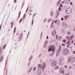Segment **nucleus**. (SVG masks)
<instances>
[{
    "label": "nucleus",
    "mask_w": 75,
    "mask_h": 75,
    "mask_svg": "<svg viewBox=\"0 0 75 75\" xmlns=\"http://www.w3.org/2000/svg\"><path fill=\"white\" fill-rule=\"evenodd\" d=\"M25 16H26V14H25L24 15V16H23V18H25Z\"/></svg>",
    "instance_id": "40"
},
{
    "label": "nucleus",
    "mask_w": 75,
    "mask_h": 75,
    "mask_svg": "<svg viewBox=\"0 0 75 75\" xmlns=\"http://www.w3.org/2000/svg\"><path fill=\"white\" fill-rule=\"evenodd\" d=\"M33 69V67H30V68L29 69V71H31V69Z\"/></svg>",
    "instance_id": "37"
},
{
    "label": "nucleus",
    "mask_w": 75,
    "mask_h": 75,
    "mask_svg": "<svg viewBox=\"0 0 75 75\" xmlns=\"http://www.w3.org/2000/svg\"><path fill=\"white\" fill-rule=\"evenodd\" d=\"M36 69V67H34L33 68V71H35Z\"/></svg>",
    "instance_id": "33"
},
{
    "label": "nucleus",
    "mask_w": 75,
    "mask_h": 75,
    "mask_svg": "<svg viewBox=\"0 0 75 75\" xmlns=\"http://www.w3.org/2000/svg\"><path fill=\"white\" fill-rule=\"evenodd\" d=\"M53 23H51V25L50 26V27H52V25H53Z\"/></svg>",
    "instance_id": "54"
},
{
    "label": "nucleus",
    "mask_w": 75,
    "mask_h": 75,
    "mask_svg": "<svg viewBox=\"0 0 75 75\" xmlns=\"http://www.w3.org/2000/svg\"><path fill=\"white\" fill-rule=\"evenodd\" d=\"M3 60V56H2L1 57L0 59V62H1V61H2Z\"/></svg>",
    "instance_id": "17"
},
{
    "label": "nucleus",
    "mask_w": 75,
    "mask_h": 75,
    "mask_svg": "<svg viewBox=\"0 0 75 75\" xmlns=\"http://www.w3.org/2000/svg\"><path fill=\"white\" fill-rule=\"evenodd\" d=\"M45 63H43L42 65L39 64L38 66V69H40V68L41 69L42 68V70H41L40 69H39L38 70L37 72V74L39 75H41L42 74V73L41 72V71L42 72H44V69L45 68Z\"/></svg>",
    "instance_id": "1"
},
{
    "label": "nucleus",
    "mask_w": 75,
    "mask_h": 75,
    "mask_svg": "<svg viewBox=\"0 0 75 75\" xmlns=\"http://www.w3.org/2000/svg\"><path fill=\"white\" fill-rule=\"evenodd\" d=\"M61 20L62 21H64V17H62L61 18Z\"/></svg>",
    "instance_id": "43"
},
{
    "label": "nucleus",
    "mask_w": 75,
    "mask_h": 75,
    "mask_svg": "<svg viewBox=\"0 0 75 75\" xmlns=\"http://www.w3.org/2000/svg\"><path fill=\"white\" fill-rule=\"evenodd\" d=\"M72 4H73V3H72V2H71L70 3V4L71 5H72Z\"/></svg>",
    "instance_id": "52"
},
{
    "label": "nucleus",
    "mask_w": 75,
    "mask_h": 75,
    "mask_svg": "<svg viewBox=\"0 0 75 75\" xmlns=\"http://www.w3.org/2000/svg\"><path fill=\"white\" fill-rule=\"evenodd\" d=\"M59 15V14H58V13H56L55 14V18H57L58 17V15Z\"/></svg>",
    "instance_id": "18"
},
{
    "label": "nucleus",
    "mask_w": 75,
    "mask_h": 75,
    "mask_svg": "<svg viewBox=\"0 0 75 75\" xmlns=\"http://www.w3.org/2000/svg\"><path fill=\"white\" fill-rule=\"evenodd\" d=\"M58 38L59 40H60L61 38V36H59Z\"/></svg>",
    "instance_id": "45"
},
{
    "label": "nucleus",
    "mask_w": 75,
    "mask_h": 75,
    "mask_svg": "<svg viewBox=\"0 0 75 75\" xmlns=\"http://www.w3.org/2000/svg\"><path fill=\"white\" fill-rule=\"evenodd\" d=\"M2 25V24H1L0 26V30H1V25Z\"/></svg>",
    "instance_id": "46"
},
{
    "label": "nucleus",
    "mask_w": 75,
    "mask_h": 75,
    "mask_svg": "<svg viewBox=\"0 0 75 75\" xmlns=\"http://www.w3.org/2000/svg\"><path fill=\"white\" fill-rule=\"evenodd\" d=\"M59 7H62V4H60V6H59Z\"/></svg>",
    "instance_id": "29"
},
{
    "label": "nucleus",
    "mask_w": 75,
    "mask_h": 75,
    "mask_svg": "<svg viewBox=\"0 0 75 75\" xmlns=\"http://www.w3.org/2000/svg\"><path fill=\"white\" fill-rule=\"evenodd\" d=\"M59 21H57V20H56L54 21V23H55V24H57V23L58 25V24H59Z\"/></svg>",
    "instance_id": "13"
},
{
    "label": "nucleus",
    "mask_w": 75,
    "mask_h": 75,
    "mask_svg": "<svg viewBox=\"0 0 75 75\" xmlns=\"http://www.w3.org/2000/svg\"><path fill=\"white\" fill-rule=\"evenodd\" d=\"M62 46H65V44L62 43Z\"/></svg>",
    "instance_id": "47"
},
{
    "label": "nucleus",
    "mask_w": 75,
    "mask_h": 75,
    "mask_svg": "<svg viewBox=\"0 0 75 75\" xmlns=\"http://www.w3.org/2000/svg\"><path fill=\"white\" fill-rule=\"evenodd\" d=\"M48 42V41H45V43H47Z\"/></svg>",
    "instance_id": "58"
},
{
    "label": "nucleus",
    "mask_w": 75,
    "mask_h": 75,
    "mask_svg": "<svg viewBox=\"0 0 75 75\" xmlns=\"http://www.w3.org/2000/svg\"><path fill=\"white\" fill-rule=\"evenodd\" d=\"M64 1H62V4H64Z\"/></svg>",
    "instance_id": "64"
},
{
    "label": "nucleus",
    "mask_w": 75,
    "mask_h": 75,
    "mask_svg": "<svg viewBox=\"0 0 75 75\" xmlns=\"http://www.w3.org/2000/svg\"><path fill=\"white\" fill-rule=\"evenodd\" d=\"M61 49V46H60L59 47V50H57L56 52V57H58V55H59V53L60 52Z\"/></svg>",
    "instance_id": "7"
},
{
    "label": "nucleus",
    "mask_w": 75,
    "mask_h": 75,
    "mask_svg": "<svg viewBox=\"0 0 75 75\" xmlns=\"http://www.w3.org/2000/svg\"><path fill=\"white\" fill-rule=\"evenodd\" d=\"M43 47H44V48H46V45H45V43H44V44L43 45Z\"/></svg>",
    "instance_id": "30"
},
{
    "label": "nucleus",
    "mask_w": 75,
    "mask_h": 75,
    "mask_svg": "<svg viewBox=\"0 0 75 75\" xmlns=\"http://www.w3.org/2000/svg\"><path fill=\"white\" fill-rule=\"evenodd\" d=\"M31 72V71H30V70H29L28 71V73H29L30 72Z\"/></svg>",
    "instance_id": "60"
},
{
    "label": "nucleus",
    "mask_w": 75,
    "mask_h": 75,
    "mask_svg": "<svg viewBox=\"0 0 75 75\" xmlns=\"http://www.w3.org/2000/svg\"><path fill=\"white\" fill-rule=\"evenodd\" d=\"M33 58V55H31L29 59V61H31V60Z\"/></svg>",
    "instance_id": "16"
},
{
    "label": "nucleus",
    "mask_w": 75,
    "mask_h": 75,
    "mask_svg": "<svg viewBox=\"0 0 75 75\" xmlns=\"http://www.w3.org/2000/svg\"><path fill=\"white\" fill-rule=\"evenodd\" d=\"M59 2H57L56 4V6H58V5H59Z\"/></svg>",
    "instance_id": "28"
},
{
    "label": "nucleus",
    "mask_w": 75,
    "mask_h": 75,
    "mask_svg": "<svg viewBox=\"0 0 75 75\" xmlns=\"http://www.w3.org/2000/svg\"><path fill=\"white\" fill-rule=\"evenodd\" d=\"M60 2H61V0H59L58 1V3H60Z\"/></svg>",
    "instance_id": "57"
},
{
    "label": "nucleus",
    "mask_w": 75,
    "mask_h": 75,
    "mask_svg": "<svg viewBox=\"0 0 75 75\" xmlns=\"http://www.w3.org/2000/svg\"><path fill=\"white\" fill-rule=\"evenodd\" d=\"M16 27H15L14 29V30H13V33H16Z\"/></svg>",
    "instance_id": "24"
},
{
    "label": "nucleus",
    "mask_w": 75,
    "mask_h": 75,
    "mask_svg": "<svg viewBox=\"0 0 75 75\" xmlns=\"http://www.w3.org/2000/svg\"><path fill=\"white\" fill-rule=\"evenodd\" d=\"M68 35H70L71 34V33L69 31H68L67 32Z\"/></svg>",
    "instance_id": "34"
},
{
    "label": "nucleus",
    "mask_w": 75,
    "mask_h": 75,
    "mask_svg": "<svg viewBox=\"0 0 75 75\" xmlns=\"http://www.w3.org/2000/svg\"><path fill=\"white\" fill-rule=\"evenodd\" d=\"M11 24L12 25H14V23L13 22H11Z\"/></svg>",
    "instance_id": "36"
},
{
    "label": "nucleus",
    "mask_w": 75,
    "mask_h": 75,
    "mask_svg": "<svg viewBox=\"0 0 75 75\" xmlns=\"http://www.w3.org/2000/svg\"><path fill=\"white\" fill-rule=\"evenodd\" d=\"M7 59H6V63L5 65V67L4 68V73L3 74V75H5V70L6 69V67L7 66Z\"/></svg>",
    "instance_id": "11"
},
{
    "label": "nucleus",
    "mask_w": 75,
    "mask_h": 75,
    "mask_svg": "<svg viewBox=\"0 0 75 75\" xmlns=\"http://www.w3.org/2000/svg\"><path fill=\"white\" fill-rule=\"evenodd\" d=\"M21 14V11H20L19 12V13L18 15V18H20V15Z\"/></svg>",
    "instance_id": "23"
},
{
    "label": "nucleus",
    "mask_w": 75,
    "mask_h": 75,
    "mask_svg": "<svg viewBox=\"0 0 75 75\" xmlns=\"http://www.w3.org/2000/svg\"><path fill=\"white\" fill-rule=\"evenodd\" d=\"M22 20H23V18H21V19L19 21V23H21V21H22Z\"/></svg>",
    "instance_id": "31"
},
{
    "label": "nucleus",
    "mask_w": 75,
    "mask_h": 75,
    "mask_svg": "<svg viewBox=\"0 0 75 75\" xmlns=\"http://www.w3.org/2000/svg\"><path fill=\"white\" fill-rule=\"evenodd\" d=\"M53 14H54V12L52 11H51L50 12V16L51 17H52Z\"/></svg>",
    "instance_id": "14"
},
{
    "label": "nucleus",
    "mask_w": 75,
    "mask_h": 75,
    "mask_svg": "<svg viewBox=\"0 0 75 75\" xmlns=\"http://www.w3.org/2000/svg\"><path fill=\"white\" fill-rule=\"evenodd\" d=\"M56 39H57V40L58 39V35H56Z\"/></svg>",
    "instance_id": "49"
},
{
    "label": "nucleus",
    "mask_w": 75,
    "mask_h": 75,
    "mask_svg": "<svg viewBox=\"0 0 75 75\" xmlns=\"http://www.w3.org/2000/svg\"><path fill=\"white\" fill-rule=\"evenodd\" d=\"M75 51H73V54H75Z\"/></svg>",
    "instance_id": "61"
},
{
    "label": "nucleus",
    "mask_w": 75,
    "mask_h": 75,
    "mask_svg": "<svg viewBox=\"0 0 75 75\" xmlns=\"http://www.w3.org/2000/svg\"><path fill=\"white\" fill-rule=\"evenodd\" d=\"M6 45H7V44H6L4 45L3 46V49H4V48H6Z\"/></svg>",
    "instance_id": "22"
},
{
    "label": "nucleus",
    "mask_w": 75,
    "mask_h": 75,
    "mask_svg": "<svg viewBox=\"0 0 75 75\" xmlns=\"http://www.w3.org/2000/svg\"><path fill=\"white\" fill-rule=\"evenodd\" d=\"M30 61L29 62V63H28V67H29V66H30Z\"/></svg>",
    "instance_id": "44"
},
{
    "label": "nucleus",
    "mask_w": 75,
    "mask_h": 75,
    "mask_svg": "<svg viewBox=\"0 0 75 75\" xmlns=\"http://www.w3.org/2000/svg\"><path fill=\"white\" fill-rule=\"evenodd\" d=\"M75 61V58L74 57H73L71 58V59L69 58V59L68 60V61L67 62L68 63H70V64H72L73 62H74Z\"/></svg>",
    "instance_id": "3"
},
{
    "label": "nucleus",
    "mask_w": 75,
    "mask_h": 75,
    "mask_svg": "<svg viewBox=\"0 0 75 75\" xmlns=\"http://www.w3.org/2000/svg\"><path fill=\"white\" fill-rule=\"evenodd\" d=\"M71 43L72 44V43H74V40H72V41H71Z\"/></svg>",
    "instance_id": "62"
},
{
    "label": "nucleus",
    "mask_w": 75,
    "mask_h": 75,
    "mask_svg": "<svg viewBox=\"0 0 75 75\" xmlns=\"http://www.w3.org/2000/svg\"><path fill=\"white\" fill-rule=\"evenodd\" d=\"M64 18H65V20H66L68 19V16H66L64 17Z\"/></svg>",
    "instance_id": "21"
},
{
    "label": "nucleus",
    "mask_w": 75,
    "mask_h": 75,
    "mask_svg": "<svg viewBox=\"0 0 75 75\" xmlns=\"http://www.w3.org/2000/svg\"><path fill=\"white\" fill-rule=\"evenodd\" d=\"M56 13H57V14H59V10H58L57 11V12Z\"/></svg>",
    "instance_id": "35"
},
{
    "label": "nucleus",
    "mask_w": 75,
    "mask_h": 75,
    "mask_svg": "<svg viewBox=\"0 0 75 75\" xmlns=\"http://www.w3.org/2000/svg\"><path fill=\"white\" fill-rule=\"evenodd\" d=\"M71 11L72 9L71 8H68L65 11L66 13L67 14H69L71 13Z\"/></svg>",
    "instance_id": "4"
},
{
    "label": "nucleus",
    "mask_w": 75,
    "mask_h": 75,
    "mask_svg": "<svg viewBox=\"0 0 75 75\" xmlns=\"http://www.w3.org/2000/svg\"><path fill=\"white\" fill-rule=\"evenodd\" d=\"M73 35L70 36H67L66 37V39L67 40H72L73 39Z\"/></svg>",
    "instance_id": "8"
},
{
    "label": "nucleus",
    "mask_w": 75,
    "mask_h": 75,
    "mask_svg": "<svg viewBox=\"0 0 75 75\" xmlns=\"http://www.w3.org/2000/svg\"><path fill=\"white\" fill-rule=\"evenodd\" d=\"M42 32L41 33V35H40L41 37V36H42Z\"/></svg>",
    "instance_id": "56"
},
{
    "label": "nucleus",
    "mask_w": 75,
    "mask_h": 75,
    "mask_svg": "<svg viewBox=\"0 0 75 75\" xmlns=\"http://www.w3.org/2000/svg\"><path fill=\"white\" fill-rule=\"evenodd\" d=\"M23 37H22V36H19L18 38V40L17 41V42H19L20 41H21L22 40H23Z\"/></svg>",
    "instance_id": "10"
},
{
    "label": "nucleus",
    "mask_w": 75,
    "mask_h": 75,
    "mask_svg": "<svg viewBox=\"0 0 75 75\" xmlns=\"http://www.w3.org/2000/svg\"><path fill=\"white\" fill-rule=\"evenodd\" d=\"M23 33H21L20 35L19 36H22V37H23Z\"/></svg>",
    "instance_id": "41"
},
{
    "label": "nucleus",
    "mask_w": 75,
    "mask_h": 75,
    "mask_svg": "<svg viewBox=\"0 0 75 75\" xmlns=\"http://www.w3.org/2000/svg\"><path fill=\"white\" fill-rule=\"evenodd\" d=\"M54 20H53L52 21V24H54Z\"/></svg>",
    "instance_id": "50"
},
{
    "label": "nucleus",
    "mask_w": 75,
    "mask_h": 75,
    "mask_svg": "<svg viewBox=\"0 0 75 75\" xmlns=\"http://www.w3.org/2000/svg\"><path fill=\"white\" fill-rule=\"evenodd\" d=\"M29 14L30 16H31L32 15V14H31V13H29Z\"/></svg>",
    "instance_id": "55"
},
{
    "label": "nucleus",
    "mask_w": 75,
    "mask_h": 75,
    "mask_svg": "<svg viewBox=\"0 0 75 75\" xmlns=\"http://www.w3.org/2000/svg\"><path fill=\"white\" fill-rule=\"evenodd\" d=\"M47 18H45L44 19V20L43 21V22L44 23V22H46V21H47Z\"/></svg>",
    "instance_id": "26"
},
{
    "label": "nucleus",
    "mask_w": 75,
    "mask_h": 75,
    "mask_svg": "<svg viewBox=\"0 0 75 75\" xmlns=\"http://www.w3.org/2000/svg\"><path fill=\"white\" fill-rule=\"evenodd\" d=\"M54 69L55 70L58 69H59V66H56Z\"/></svg>",
    "instance_id": "15"
},
{
    "label": "nucleus",
    "mask_w": 75,
    "mask_h": 75,
    "mask_svg": "<svg viewBox=\"0 0 75 75\" xmlns=\"http://www.w3.org/2000/svg\"><path fill=\"white\" fill-rule=\"evenodd\" d=\"M70 42H71V41H68L67 42V44H68V45H71V44L70 43Z\"/></svg>",
    "instance_id": "19"
},
{
    "label": "nucleus",
    "mask_w": 75,
    "mask_h": 75,
    "mask_svg": "<svg viewBox=\"0 0 75 75\" xmlns=\"http://www.w3.org/2000/svg\"><path fill=\"white\" fill-rule=\"evenodd\" d=\"M65 75H69V74L67 73V74H66Z\"/></svg>",
    "instance_id": "63"
},
{
    "label": "nucleus",
    "mask_w": 75,
    "mask_h": 75,
    "mask_svg": "<svg viewBox=\"0 0 75 75\" xmlns=\"http://www.w3.org/2000/svg\"><path fill=\"white\" fill-rule=\"evenodd\" d=\"M60 59V61H63V59H64V58H63L62 57Z\"/></svg>",
    "instance_id": "27"
},
{
    "label": "nucleus",
    "mask_w": 75,
    "mask_h": 75,
    "mask_svg": "<svg viewBox=\"0 0 75 75\" xmlns=\"http://www.w3.org/2000/svg\"><path fill=\"white\" fill-rule=\"evenodd\" d=\"M57 62H56L55 61H53L50 63V64L52 67H54V66H55V65H57Z\"/></svg>",
    "instance_id": "6"
},
{
    "label": "nucleus",
    "mask_w": 75,
    "mask_h": 75,
    "mask_svg": "<svg viewBox=\"0 0 75 75\" xmlns=\"http://www.w3.org/2000/svg\"><path fill=\"white\" fill-rule=\"evenodd\" d=\"M7 69H6V71L5 74V75H7Z\"/></svg>",
    "instance_id": "42"
},
{
    "label": "nucleus",
    "mask_w": 75,
    "mask_h": 75,
    "mask_svg": "<svg viewBox=\"0 0 75 75\" xmlns=\"http://www.w3.org/2000/svg\"><path fill=\"white\" fill-rule=\"evenodd\" d=\"M64 69L63 67H61L59 69V73H61L62 74H63L64 73Z\"/></svg>",
    "instance_id": "5"
},
{
    "label": "nucleus",
    "mask_w": 75,
    "mask_h": 75,
    "mask_svg": "<svg viewBox=\"0 0 75 75\" xmlns=\"http://www.w3.org/2000/svg\"><path fill=\"white\" fill-rule=\"evenodd\" d=\"M55 50V46L54 45H51L49 46V49L48 51L49 52H51L52 51V52H54Z\"/></svg>",
    "instance_id": "2"
},
{
    "label": "nucleus",
    "mask_w": 75,
    "mask_h": 75,
    "mask_svg": "<svg viewBox=\"0 0 75 75\" xmlns=\"http://www.w3.org/2000/svg\"><path fill=\"white\" fill-rule=\"evenodd\" d=\"M34 22V18H33V20L32 21V24H31V25H33V22Z\"/></svg>",
    "instance_id": "25"
},
{
    "label": "nucleus",
    "mask_w": 75,
    "mask_h": 75,
    "mask_svg": "<svg viewBox=\"0 0 75 75\" xmlns=\"http://www.w3.org/2000/svg\"><path fill=\"white\" fill-rule=\"evenodd\" d=\"M25 2L24 1V2H23V4H22V6H24V4H25Z\"/></svg>",
    "instance_id": "38"
},
{
    "label": "nucleus",
    "mask_w": 75,
    "mask_h": 75,
    "mask_svg": "<svg viewBox=\"0 0 75 75\" xmlns=\"http://www.w3.org/2000/svg\"><path fill=\"white\" fill-rule=\"evenodd\" d=\"M61 8L60 7H59V11H61Z\"/></svg>",
    "instance_id": "48"
},
{
    "label": "nucleus",
    "mask_w": 75,
    "mask_h": 75,
    "mask_svg": "<svg viewBox=\"0 0 75 75\" xmlns=\"http://www.w3.org/2000/svg\"><path fill=\"white\" fill-rule=\"evenodd\" d=\"M17 1V0H15L14 1V2H15V3H16V1Z\"/></svg>",
    "instance_id": "59"
},
{
    "label": "nucleus",
    "mask_w": 75,
    "mask_h": 75,
    "mask_svg": "<svg viewBox=\"0 0 75 75\" xmlns=\"http://www.w3.org/2000/svg\"><path fill=\"white\" fill-rule=\"evenodd\" d=\"M69 45H68L67 46V48H69Z\"/></svg>",
    "instance_id": "53"
},
{
    "label": "nucleus",
    "mask_w": 75,
    "mask_h": 75,
    "mask_svg": "<svg viewBox=\"0 0 75 75\" xmlns=\"http://www.w3.org/2000/svg\"><path fill=\"white\" fill-rule=\"evenodd\" d=\"M62 25L63 27L64 28H67V27H68L67 24L66 23H62Z\"/></svg>",
    "instance_id": "12"
},
{
    "label": "nucleus",
    "mask_w": 75,
    "mask_h": 75,
    "mask_svg": "<svg viewBox=\"0 0 75 75\" xmlns=\"http://www.w3.org/2000/svg\"><path fill=\"white\" fill-rule=\"evenodd\" d=\"M52 20V18L49 19L47 20L48 23H50Z\"/></svg>",
    "instance_id": "20"
},
{
    "label": "nucleus",
    "mask_w": 75,
    "mask_h": 75,
    "mask_svg": "<svg viewBox=\"0 0 75 75\" xmlns=\"http://www.w3.org/2000/svg\"><path fill=\"white\" fill-rule=\"evenodd\" d=\"M29 33H30V32H29L28 33V35H27L28 36H28H29Z\"/></svg>",
    "instance_id": "51"
},
{
    "label": "nucleus",
    "mask_w": 75,
    "mask_h": 75,
    "mask_svg": "<svg viewBox=\"0 0 75 75\" xmlns=\"http://www.w3.org/2000/svg\"><path fill=\"white\" fill-rule=\"evenodd\" d=\"M54 31L52 32V35H53V36H54Z\"/></svg>",
    "instance_id": "32"
},
{
    "label": "nucleus",
    "mask_w": 75,
    "mask_h": 75,
    "mask_svg": "<svg viewBox=\"0 0 75 75\" xmlns=\"http://www.w3.org/2000/svg\"><path fill=\"white\" fill-rule=\"evenodd\" d=\"M62 42H66V40L64 39L63 40Z\"/></svg>",
    "instance_id": "39"
},
{
    "label": "nucleus",
    "mask_w": 75,
    "mask_h": 75,
    "mask_svg": "<svg viewBox=\"0 0 75 75\" xmlns=\"http://www.w3.org/2000/svg\"><path fill=\"white\" fill-rule=\"evenodd\" d=\"M69 50H68V49H65L64 50V55H67V54H68L69 53Z\"/></svg>",
    "instance_id": "9"
}]
</instances>
